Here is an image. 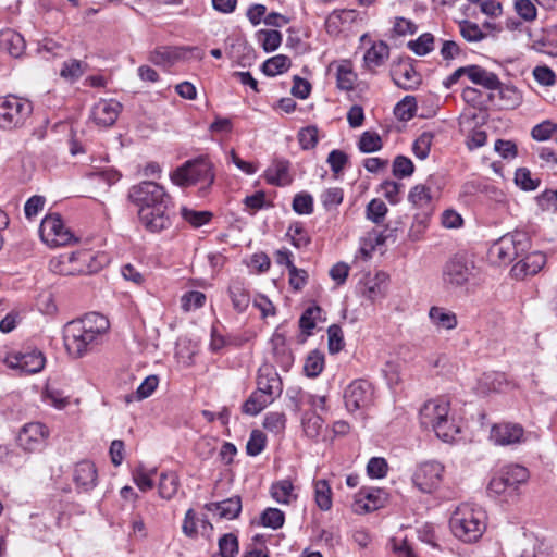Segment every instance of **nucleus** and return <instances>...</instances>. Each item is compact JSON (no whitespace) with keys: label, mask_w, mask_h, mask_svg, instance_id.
Masks as SVG:
<instances>
[{"label":"nucleus","mask_w":557,"mask_h":557,"mask_svg":"<svg viewBox=\"0 0 557 557\" xmlns=\"http://www.w3.org/2000/svg\"><path fill=\"white\" fill-rule=\"evenodd\" d=\"M109 327V320L98 312H89L70 321L63 330L67 352L75 358L85 356L101 343Z\"/></svg>","instance_id":"f257e3e1"},{"label":"nucleus","mask_w":557,"mask_h":557,"mask_svg":"<svg viewBox=\"0 0 557 557\" xmlns=\"http://www.w3.org/2000/svg\"><path fill=\"white\" fill-rule=\"evenodd\" d=\"M420 423L424 429H431L444 442H451L460 432L459 426L449 414V401L444 398L428 400L420 409Z\"/></svg>","instance_id":"f03ea898"},{"label":"nucleus","mask_w":557,"mask_h":557,"mask_svg":"<svg viewBox=\"0 0 557 557\" xmlns=\"http://www.w3.org/2000/svg\"><path fill=\"white\" fill-rule=\"evenodd\" d=\"M449 525L456 537L466 543H473L486 529V513L480 507L462 504L453 513Z\"/></svg>","instance_id":"7ed1b4c3"},{"label":"nucleus","mask_w":557,"mask_h":557,"mask_svg":"<svg viewBox=\"0 0 557 557\" xmlns=\"http://www.w3.org/2000/svg\"><path fill=\"white\" fill-rule=\"evenodd\" d=\"M170 178L177 186L200 185V191H206L214 183V165L209 157L200 156L184 162L170 174Z\"/></svg>","instance_id":"20e7f679"},{"label":"nucleus","mask_w":557,"mask_h":557,"mask_svg":"<svg viewBox=\"0 0 557 557\" xmlns=\"http://www.w3.org/2000/svg\"><path fill=\"white\" fill-rule=\"evenodd\" d=\"M529 478V471L520 465H508L500 468L491 479L487 493L494 497L515 496L518 487L525 483Z\"/></svg>","instance_id":"39448f33"},{"label":"nucleus","mask_w":557,"mask_h":557,"mask_svg":"<svg viewBox=\"0 0 557 557\" xmlns=\"http://www.w3.org/2000/svg\"><path fill=\"white\" fill-rule=\"evenodd\" d=\"M33 113V103L25 98L7 96L0 98V128L14 129L25 125Z\"/></svg>","instance_id":"423d86ee"},{"label":"nucleus","mask_w":557,"mask_h":557,"mask_svg":"<svg viewBox=\"0 0 557 557\" xmlns=\"http://www.w3.org/2000/svg\"><path fill=\"white\" fill-rule=\"evenodd\" d=\"M173 208V199L170 198L160 201L158 205L154 203V206L147 209H139L138 219L146 231L158 234L172 226L174 218Z\"/></svg>","instance_id":"0eeeda50"},{"label":"nucleus","mask_w":557,"mask_h":557,"mask_svg":"<svg viewBox=\"0 0 557 557\" xmlns=\"http://www.w3.org/2000/svg\"><path fill=\"white\" fill-rule=\"evenodd\" d=\"M474 263L463 256L448 259L442 269V281L447 289L466 286L474 277Z\"/></svg>","instance_id":"6e6552de"},{"label":"nucleus","mask_w":557,"mask_h":557,"mask_svg":"<svg viewBox=\"0 0 557 557\" xmlns=\"http://www.w3.org/2000/svg\"><path fill=\"white\" fill-rule=\"evenodd\" d=\"M530 247V237L523 231H515L502 236L491 247V253L500 262H511Z\"/></svg>","instance_id":"1a4fd4ad"},{"label":"nucleus","mask_w":557,"mask_h":557,"mask_svg":"<svg viewBox=\"0 0 557 557\" xmlns=\"http://www.w3.org/2000/svg\"><path fill=\"white\" fill-rule=\"evenodd\" d=\"M129 201L139 209H147L160 201L172 198L165 188L152 181H143L133 185L127 195Z\"/></svg>","instance_id":"9d476101"},{"label":"nucleus","mask_w":557,"mask_h":557,"mask_svg":"<svg viewBox=\"0 0 557 557\" xmlns=\"http://www.w3.org/2000/svg\"><path fill=\"white\" fill-rule=\"evenodd\" d=\"M39 235L50 247L65 246L75 240L74 235L65 227L60 214H48L39 226Z\"/></svg>","instance_id":"9b49d317"},{"label":"nucleus","mask_w":557,"mask_h":557,"mask_svg":"<svg viewBox=\"0 0 557 557\" xmlns=\"http://www.w3.org/2000/svg\"><path fill=\"white\" fill-rule=\"evenodd\" d=\"M49 436L48 428L40 422L26 423L17 435L18 446L28 453L40 451Z\"/></svg>","instance_id":"f8f14e48"},{"label":"nucleus","mask_w":557,"mask_h":557,"mask_svg":"<svg viewBox=\"0 0 557 557\" xmlns=\"http://www.w3.org/2000/svg\"><path fill=\"white\" fill-rule=\"evenodd\" d=\"M444 466L437 461L422 462L413 474L414 485L424 493H431L442 482Z\"/></svg>","instance_id":"ddd939ff"},{"label":"nucleus","mask_w":557,"mask_h":557,"mask_svg":"<svg viewBox=\"0 0 557 557\" xmlns=\"http://www.w3.org/2000/svg\"><path fill=\"white\" fill-rule=\"evenodd\" d=\"M373 396V388L366 380L352 381L344 392L345 406L349 411L367 408Z\"/></svg>","instance_id":"4468645a"},{"label":"nucleus","mask_w":557,"mask_h":557,"mask_svg":"<svg viewBox=\"0 0 557 557\" xmlns=\"http://www.w3.org/2000/svg\"><path fill=\"white\" fill-rule=\"evenodd\" d=\"M393 82L404 90H413L421 84V76L416 71L409 58L399 59L392 64Z\"/></svg>","instance_id":"2eb2a0df"},{"label":"nucleus","mask_w":557,"mask_h":557,"mask_svg":"<svg viewBox=\"0 0 557 557\" xmlns=\"http://www.w3.org/2000/svg\"><path fill=\"white\" fill-rule=\"evenodd\" d=\"M45 357L37 349L12 352L7 357L10 368L20 369L24 373H37L45 367Z\"/></svg>","instance_id":"dca6fc26"},{"label":"nucleus","mask_w":557,"mask_h":557,"mask_svg":"<svg viewBox=\"0 0 557 557\" xmlns=\"http://www.w3.org/2000/svg\"><path fill=\"white\" fill-rule=\"evenodd\" d=\"M524 430L518 423L502 422L491 429L490 438L495 445L509 446L523 441Z\"/></svg>","instance_id":"f3484780"},{"label":"nucleus","mask_w":557,"mask_h":557,"mask_svg":"<svg viewBox=\"0 0 557 557\" xmlns=\"http://www.w3.org/2000/svg\"><path fill=\"white\" fill-rule=\"evenodd\" d=\"M122 111V104L115 99H100L91 109L92 121L101 127L112 126Z\"/></svg>","instance_id":"a211bd4d"},{"label":"nucleus","mask_w":557,"mask_h":557,"mask_svg":"<svg viewBox=\"0 0 557 557\" xmlns=\"http://www.w3.org/2000/svg\"><path fill=\"white\" fill-rule=\"evenodd\" d=\"M257 391L274 401L283 392V384L278 373L270 366L259 369L257 379Z\"/></svg>","instance_id":"6ab92c4d"},{"label":"nucleus","mask_w":557,"mask_h":557,"mask_svg":"<svg viewBox=\"0 0 557 557\" xmlns=\"http://www.w3.org/2000/svg\"><path fill=\"white\" fill-rule=\"evenodd\" d=\"M196 47H157L149 53L148 60L157 66H171L182 59L186 51H197Z\"/></svg>","instance_id":"aec40b11"},{"label":"nucleus","mask_w":557,"mask_h":557,"mask_svg":"<svg viewBox=\"0 0 557 557\" xmlns=\"http://www.w3.org/2000/svg\"><path fill=\"white\" fill-rule=\"evenodd\" d=\"M73 479L78 492H89L94 490L98 481L95 463L88 460L76 463Z\"/></svg>","instance_id":"412c9836"},{"label":"nucleus","mask_w":557,"mask_h":557,"mask_svg":"<svg viewBox=\"0 0 557 557\" xmlns=\"http://www.w3.org/2000/svg\"><path fill=\"white\" fill-rule=\"evenodd\" d=\"M433 181L434 177L430 176L425 184H418L409 191V202L412 203L413 207L422 209V212H433Z\"/></svg>","instance_id":"4be33fe9"},{"label":"nucleus","mask_w":557,"mask_h":557,"mask_svg":"<svg viewBox=\"0 0 557 557\" xmlns=\"http://www.w3.org/2000/svg\"><path fill=\"white\" fill-rule=\"evenodd\" d=\"M546 263V256L541 251H533L517 262L511 272L516 278L522 280L527 275L537 274Z\"/></svg>","instance_id":"5701e85b"},{"label":"nucleus","mask_w":557,"mask_h":557,"mask_svg":"<svg viewBox=\"0 0 557 557\" xmlns=\"http://www.w3.org/2000/svg\"><path fill=\"white\" fill-rule=\"evenodd\" d=\"M271 345L275 361L284 371H288L294 363V355L286 344L285 336L275 332L271 337Z\"/></svg>","instance_id":"b1692460"},{"label":"nucleus","mask_w":557,"mask_h":557,"mask_svg":"<svg viewBox=\"0 0 557 557\" xmlns=\"http://www.w3.org/2000/svg\"><path fill=\"white\" fill-rule=\"evenodd\" d=\"M389 57V47L385 41H375L363 55V65L369 71L384 64Z\"/></svg>","instance_id":"393cba45"},{"label":"nucleus","mask_w":557,"mask_h":557,"mask_svg":"<svg viewBox=\"0 0 557 557\" xmlns=\"http://www.w3.org/2000/svg\"><path fill=\"white\" fill-rule=\"evenodd\" d=\"M208 511L216 512L220 518L235 519L242 511V499L238 496H234L222 502L209 503L206 505Z\"/></svg>","instance_id":"a878e982"},{"label":"nucleus","mask_w":557,"mask_h":557,"mask_svg":"<svg viewBox=\"0 0 557 557\" xmlns=\"http://www.w3.org/2000/svg\"><path fill=\"white\" fill-rule=\"evenodd\" d=\"M290 163L287 160H275L267 171L265 180L269 184L274 186H287L292 183L293 178L289 174Z\"/></svg>","instance_id":"bb28decb"},{"label":"nucleus","mask_w":557,"mask_h":557,"mask_svg":"<svg viewBox=\"0 0 557 557\" xmlns=\"http://www.w3.org/2000/svg\"><path fill=\"white\" fill-rule=\"evenodd\" d=\"M356 17L355 10H334L325 20L326 32L331 35H337L342 32L343 26L354 23Z\"/></svg>","instance_id":"cd10ccee"},{"label":"nucleus","mask_w":557,"mask_h":557,"mask_svg":"<svg viewBox=\"0 0 557 557\" xmlns=\"http://www.w3.org/2000/svg\"><path fill=\"white\" fill-rule=\"evenodd\" d=\"M0 45L13 58H20L26 48L24 37L11 29L1 33Z\"/></svg>","instance_id":"c85d7f7f"},{"label":"nucleus","mask_w":557,"mask_h":557,"mask_svg":"<svg viewBox=\"0 0 557 557\" xmlns=\"http://www.w3.org/2000/svg\"><path fill=\"white\" fill-rule=\"evenodd\" d=\"M470 81L487 90H496L500 86V79L494 72L475 64L470 69Z\"/></svg>","instance_id":"c756f323"},{"label":"nucleus","mask_w":557,"mask_h":557,"mask_svg":"<svg viewBox=\"0 0 557 557\" xmlns=\"http://www.w3.org/2000/svg\"><path fill=\"white\" fill-rule=\"evenodd\" d=\"M429 318L437 329L449 331L454 330L458 324L456 314L442 307H431Z\"/></svg>","instance_id":"7c9ffc66"},{"label":"nucleus","mask_w":557,"mask_h":557,"mask_svg":"<svg viewBox=\"0 0 557 557\" xmlns=\"http://www.w3.org/2000/svg\"><path fill=\"white\" fill-rule=\"evenodd\" d=\"M270 494L272 498L283 505H288L297 498L294 493V485L290 480H281L271 485Z\"/></svg>","instance_id":"2f4dec72"},{"label":"nucleus","mask_w":557,"mask_h":557,"mask_svg":"<svg viewBox=\"0 0 557 557\" xmlns=\"http://www.w3.org/2000/svg\"><path fill=\"white\" fill-rule=\"evenodd\" d=\"M228 295L232 300L233 308L242 313L250 304V294L242 282H233L228 287Z\"/></svg>","instance_id":"473e14b6"},{"label":"nucleus","mask_w":557,"mask_h":557,"mask_svg":"<svg viewBox=\"0 0 557 557\" xmlns=\"http://www.w3.org/2000/svg\"><path fill=\"white\" fill-rule=\"evenodd\" d=\"M337 87L342 90H352L357 81V74L352 70V65L349 61H343L337 66L336 72Z\"/></svg>","instance_id":"72a5a7b5"},{"label":"nucleus","mask_w":557,"mask_h":557,"mask_svg":"<svg viewBox=\"0 0 557 557\" xmlns=\"http://www.w3.org/2000/svg\"><path fill=\"white\" fill-rule=\"evenodd\" d=\"M290 59L285 54L274 55L263 62L261 70L267 76H275L290 67Z\"/></svg>","instance_id":"f704fd0d"},{"label":"nucleus","mask_w":557,"mask_h":557,"mask_svg":"<svg viewBox=\"0 0 557 557\" xmlns=\"http://www.w3.org/2000/svg\"><path fill=\"white\" fill-rule=\"evenodd\" d=\"M272 401V399H268L267 395L256 389L243 404L242 410L245 414L257 416Z\"/></svg>","instance_id":"c9c22d12"},{"label":"nucleus","mask_w":557,"mask_h":557,"mask_svg":"<svg viewBox=\"0 0 557 557\" xmlns=\"http://www.w3.org/2000/svg\"><path fill=\"white\" fill-rule=\"evenodd\" d=\"M256 36L265 52L277 50L283 38L281 32L276 29H259Z\"/></svg>","instance_id":"e433bc0d"},{"label":"nucleus","mask_w":557,"mask_h":557,"mask_svg":"<svg viewBox=\"0 0 557 557\" xmlns=\"http://www.w3.org/2000/svg\"><path fill=\"white\" fill-rule=\"evenodd\" d=\"M181 216L193 227L198 228L208 224L212 220L213 214L207 210L198 211L184 206L181 208Z\"/></svg>","instance_id":"4c0bfd02"},{"label":"nucleus","mask_w":557,"mask_h":557,"mask_svg":"<svg viewBox=\"0 0 557 557\" xmlns=\"http://www.w3.org/2000/svg\"><path fill=\"white\" fill-rule=\"evenodd\" d=\"M314 499L321 510L327 511L332 508V490L326 480L315 481Z\"/></svg>","instance_id":"58836bf2"},{"label":"nucleus","mask_w":557,"mask_h":557,"mask_svg":"<svg viewBox=\"0 0 557 557\" xmlns=\"http://www.w3.org/2000/svg\"><path fill=\"white\" fill-rule=\"evenodd\" d=\"M180 481L175 472H166L160 475L159 495L164 499H171L178 490Z\"/></svg>","instance_id":"ea45409f"},{"label":"nucleus","mask_w":557,"mask_h":557,"mask_svg":"<svg viewBox=\"0 0 557 557\" xmlns=\"http://www.w3.org/2000/svg\"><path fill=\"white\" fill-rule=\"evenodd\" d=\"M324 369V354L318 349L310 351L304 364V372L308 377H317Z\"/></svg>","instance_id":"a19ab883"},{"label":"nucleus","mask_w":557,"mask_h":557,"mask_svg":"<svg viewBox=\"0 0 557 557\" xmlns=\"http://www.w3.org/2000/svg\"><path fill=\"white\" fill-rule=\"evenodd\" d=\"M500 99L504 101L506 109H515L522 101V95L517 87L512 85H505L500 82L499 88H497Z\"/></svg>","instance_id":"79ce46f5"},{"label":"nucleus","mask_w":557,"mask_h":557,"mask_svg":"<svg viewBox=\"0 0 557 557\" xmlns=\"http://www.w3.org/2000/svg\"><path fill=\"white\" fill-rule=\"evenodd\" d=\"M305 434L310 438H315L320 435L324 421L314 412H307L301 419Z\"/></svg>","instance_id":"37998d69"},{"label":"nucleus","mask_w":557,"mask_h":557,"mask_svg":"<svg viewBox=\"0 0 557 557\" xmlns=\"http://www.w3.org/2000/svg\"><path fill=\"white\" fill-rule=\"evenodd\" d=\"M407 47L417 55H425L434 49V36L431 33H424L416 40H410Z\"/></svg>","instance_id":"c03bdc74"},{"label":"nucleus","mask_w":557,"mask_h":557,"mask_svg":"<svg viewBox=\"0 0 557 557\" xmlns=\"http://www.w3.org/2000/svg\"><path fill=\"white\" fill-rule=\"evenodd\" d=\"M285 522V515L278 508H267L260 516V523L273 530L280 529Z\"/></svg>","instance_id":"a18cd8bd"},{"label":"nucleus","mask_w":557,"mask_h":557,"mask_svg":"<svg viewBox=\"0 0 557 557\" xmlns=\"http://www.w3.org/2000/svg\"><path fill=\"white\" fill-rule=\"evenodd\" d=\"M159 379L157 375L147 376L141 384L137 387L135 395L126 396V403H131L134 398L143 400L149 397L158 387Z\"/></svg>","instance_id":"49530a36"},{"label":"nucleus","mask_w":557,"mask_h":557,"mask_svg":"<svg viewBox=\"0 0 557 557\" xmlns=\"http://www.w3.org/2000/svg\"><path fill=\"white\" fill-rule=\"evenodd\" d=\"M382 139L380 135L375 132H364L360 136L358 148L363 153H371L381 150L382 148Z\"/></svg>","instance_id":"de8ad7c7"},{"label":"nucleus","mask_w":557,"mask_h":557,"mask_svg":"<svg viewBox=\"0 0 557 557\" xmlns=\"http://www.w3.org/2000/svg\"><path fill=\"white\" fill-rule=\"evenodd\" d=\"M387 211L388 209L384 201L374 198L368 203L366 208V216L371 222L375 224H381L384 221Z\"/></svg>","instance_id":"09e8293b"},{"label":"nucleus","mask_w":557,"mask_h":557,"mask_svg":"<svg viewBox=\"0 0 557 557\" xmlns=\"http://www.w3.org/2000/svg\"><path fill=\"white\" fill-rule=\"evenodd\" d=\"M515 183L522 190L531 191L535 190L541 183L540 178H532L531 172L527 168H519L515 173Z\"/></svg>","instance_id":"8fccbe9b"},{"label":"nucleus","mask_w":557,"mask_h":557,"mask_svg":"<svg viewBox=\"0 0 557 557\" xmlns=\"http://www.w3.org/2000/svg\"><path fill=\"white\" fill-rule=\"evenodd\" d=\"M459 27L461 36L469 42H479L486 38V34L476 23L465 20L459 23Z\"/></svg>","instance_id":"3c124183"},{"label":"nucleus","mask_w":557,"mask_h":557,"mask_svg":"<svg viewBox=\"0 0 557 557\" xmlns=\"http://www.w3.org/2000/svg\"><path fill=\"white\" fill-rule=\"evenodd\" d=\"M434 135L431 132H423L413 143L412 151L414 156L424 160L430 153Z\"/></svg>","instance_id":"603ef678"},{"label":"nucleus","mask_w":557,"mask_h":557,"mask_svg":"<svg viewBox=\"0 0 557 557\" xmlns=\"http://www.w3.org/2000/svg\"><path fill=\"white\" fill-rule=\"evenodd\" d=\"M267 444V437L260 430H252L246 444V453L249 456H258L263 451Z\"/></svg>","instance_id":"864d4df0"},{"label":"nucleus","mask_w":557,"mask_h":557,"mask_svg":"<svg viewBox=\"0 0 557 557\" xmlns=\"http://www.w3.org/2000/svg\"><path fill=\"white\" fill-rule=\"evenodd\" d=\"M321 308L319 306H311L307 308L300 319H299V327L304 333L310 335L312 330L315 327V320L321 313Z\"/></svg>","instance_id":"5fc2aeb1"},{"label":"nucleus","mask_w":557,"mask_h":557,"mask_svg":"<svg viewBox=\"0 0 557 557\" xmlns=\"http://www.w3.org/2000/svg\"><path fill=\"white\" fill-rule=\"evenodd\" d=\"M292 208L297 214H311L313 212V197L305 191L298 193L293 199Z\"/></svg>","instance_id":"6e6d98bb"},{"label":"nucleus","mask_w":557,"mask_h":557,"mask_svg":"<svg viewBox=\"0 0 557 557\" xmlns=\"http://www.w3.org/2000/svg\"><path fill=\"white\" fill-rule=\"evenodd\" d=\"M221 557H235L238 553V540L233 533L224 534L219 539Z\"/></svg>","instance_id":"4d7b16f0"},{"label":"nucleus","mask_w":557,"mask_h":557,"mask_svg":"<svg viewBox=\"0 0 557 557\" xmlns=\"http://www.w3.org/2000/svg\"><path fill=\"white\" fill-rule=\"evenodd\" d=\"M414 172L412 161L405 156H397L393 161V175L397 178L409 177Z\"/></svg>","instance_id":"13d9d810"},{"label":"nucleus","mask_w":557,"mask_h":557,"mask_svg":"<svg viewBox=\"0 0 557 557\" xmlns=\"http://www.w3.org/2000/svg\"><path fill=\"white\" fill-rule=\"evenodd\" d=\"M344 191L339 187H331L321 194V202L324 209L332 210L343 202Z\"/></svg>","instance_id":"bf43d9fd"},{"label":"nucleus","mask_w":557,"mask_h":557,"mask_svg":"<svg viewBox=\"0 0 557 557\" xmlns=\"http://www.w3.org/2000/svg\"><path fill=\"white\" fill-rule=\"evenodd\" d=\"M287 236L290 237L292 244L296 248H302L310 244V237L305 231L301 223L296 222L288 227Z\"/></svg>","instance_id":"052dcab7"},{"label":"nucleus","mask_w":557,"mask_h":557,"mask_svg":"<svg viewBox=\"0 0 557 557\" xmlns=\"http://www.w3.org/2000/svg\"><path fill=\"white\" fill-rule=\"evenodd\" d=\"M206 295L198 290H190L181 298V306L184 311L201 308L205 305Z\"/></svg>","instance_id":"680f3d73"},{"label":"nucleus","mask_w":557,"mask_h":557,"mask_svg":"<svg viewBox=\"0 0 557 557\" xmlns=\"http://www.w3.org/2000/svg\"><path fill=\"white\" fill-rule=\"evenodd\" d=\"M318 132V127L313 125L304 127L299 131L298 141L304 150H310L317 146Z\"/></svg>","instance_id":"e2e57ef3"},{"label":"nucleus","mask_w":557,"mask_h":557,"mask_svg":"<svg viewBox=\"0 0 557 557\" xmlns=\"http://www.w3.org/2000/svg\"><path fill=\"white\" fill-rule=\"evenodd\" d=\"M403 187L404 184L387 180L380 185L379 190L392 205H396L400 201L399 194Z\"/></svg>","instance_id":"0e129e2a"},{"label":"nucleus","mask_w":557,"mask_h":557,"mask_svg":"<svg viewBox=\"0 0 557 557\" xmlns=\"http://www.w3.org/2000/svg\"><path fill=\"white\" fill-rule=\"evenodd\" d=\"M286 416L283 412H269L263 421L265 430L278 434L285 429Z\"/></svg>","instance_id":"69168bd1"},{"label":"nucleus","mask_w":557,"mask_h":557,"mask_svg":"<svg viewBox=\"0 0 557 557\" xmlns=\"http://www.w3.org/2000/svg\"><path fill=\"white\" fill-rule=\"evenodd\" d=\"M44 399L58 409H63L69 404V396L51 385H47Z\"/></svg>","instance_id":"338daca9"},{"label":"nucleus","mask_w":557,"mask_h":557,"mask_svg":"<svg viewBox=\"0 0 557 557\" xmlns=\"http://www.w3.org/2000/svg\"><path fill=\"white\" fill-rule=\"evenodd\" d=\"M84 74V64L75 59L66 61L60 71L61 77L70 81H76Z\"/></svg>","instance_id":"774afa93"}]
</instances>
